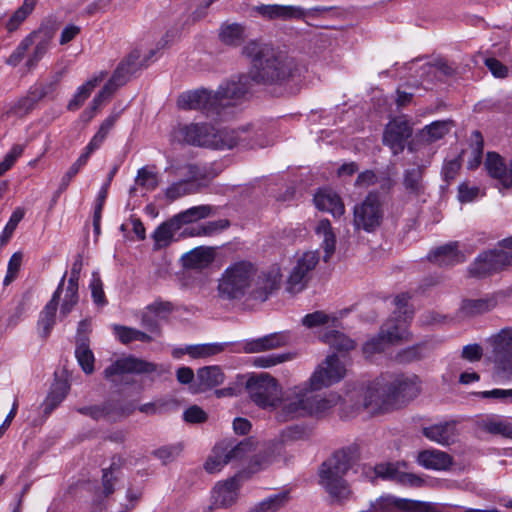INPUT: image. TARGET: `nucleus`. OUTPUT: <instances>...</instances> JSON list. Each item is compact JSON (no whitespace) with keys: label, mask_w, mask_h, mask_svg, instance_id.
Wrapping results in <instances>:
<instances>
[{"label":"nucleus","mask_w":512,"mask_h":512,"mask_svg":"<svg viewBox=\"0 0 512 512\" xmlns=\"http://www.w3.org/2000/svg\"><path fill=\"white\" fill-rule=\"evenodd\" d=\"M278 264L258 272L257 266L248 260L231 263L218 280V295L225 300H240L249 295L254 299L266 300L281 281Z\"/></svg>","instance_id":"f257e3e1"},{"label":"nucleus","mask_w":512,"mask_h":512,"mask_svg":"<svg viewBox=\"0 0 512 512\" xmlns=\"http://www.w3.org/2000/svg\"><path fill=\"white\" fill-rule=\"evenodd\" d=\"M420 379L414 374H395L376 378L366 388L353 411L361 409L378 414L405 405L420 393Z\"/></svg>","instance_id":"f03ea898"},{"label":"nucleus","mask_w":512,"mask_h":512,"mask_svg":"<svg viewBox=\"0 0 512 512\" xmlns=\"http://www.w3.org/2000/svg\"><path fill=\"white\" fill-rule=\"evenodd\" d=\"M242 53L250 59L249 75L255 83L283 84L298 76L299 69L295 62L268 43L249 41Z\"/></svg>","instance_id":"7ed1b4c3"},{"label":"nucleus","mask_w":512,"mask_h":512,"mask_svg":"<svg viewBox=\"0 0 512 512\" xmlns=\"http://www.w3.org/2000/svg\"><path fill=\"white\" fill-rule=\"evenodd\" d=\"M307 381L287 388L280 397L276 412L279 422L320 416L335 407L341 397L336 392L314 394Z\"/></svg>","instance_id":"20e7f679"},{"label":"nucleus","mask_w":512,"mask_h":512,"mask_svg":"<svg viewBox=\"0 0 512 512\" xmlns=\"http://www.w3.org/2000/svg\"><path fill=\"white\" fill-rule=\"evenodd\" d=\"M174 134L179 141L213 149H231L238 145L253 148L260 145L254 139L257 132L251 125L237 129H215L207 124H183L174 130Z\"/></svg>","instance_id":"39448f33"},{"label":"nucleus","mask_w":512,"mask_h":512,"mask_svg":"<svg viewBox=\"0 0 512 512\" xmlns=\"http://www.w3.org/2000/svg\"><path fill=\"white\" fill-rule=\"evenodd\" d=\"M358 448L348 446L337 450L324 461L319 468V484L331 498L341 501L347 499L351 493L348 482L344 476L357 460Z\"/></svg>","instance_id":"423d86ee"},{"label":"nucleus","mask_w":512,"mask_h":512,"mask_svg":"<svg viewBox=\"0 0 512 512\" xmlns=\"http://www.w3.org/2000/svg\"><path fill=\"white\" fill-rule=\"evenodd\" d=\"M410 298L408 293H401L394 298V318L389 319L380 331L386 343L396 344L410 338L407 329V323L413 316V311L408 306Z\"/></svg>","instance_id":"0eeeda50"},{"label":"nucleus","mask_w":512,"mask_h":512,"mask_svg":"<svg viewBox=\"0 0 512 512\" xmlns=\"http://www.w3.org/2000/svg\"><path fill=\"white\" fill-rule=\"evenodd\" d=\"M252 447V443L249 441H241L237 444L230 441L220 442L212 449L204 468L211 474L220 472L225 465L241 462L249 457Z\"/></svg>","instance_id":"6e6552de"},{"label":"nucleus","mask_w":512,"mask_h":512,"mask_svg":"<svg viewBox=\"0 0 512 512\" xmlns=\"http://www.w3.org/2000/svg\"><path fill=\"white\" fill-rule=\"evenodd\" d=\"M183 171L186 179L171 184L165 191V195L170 201L197 193L215 176L209 167L206 168L198 164H187L183 167Z\"/></svg>","instance_id":"1a4fd4ad"},{"label":"nucleus","mask_w":512,"mask_h":512,"mask_svg":"<svg viewBox=\"0 0 512 512\" xmlns=\"http://www.w3.org/2000/svg\"><path fill=\"white\" fill-rule=\"evenodd\" d=\"M152 372L162 374L166 372V369L162 365L159 366L134 356H127L117 359L105 368L104 376L113 384L118 385L123 382L130 384L129 381L124 380L126 374H149Z\"/></svg>","instance_id":"9d476101"},{"label":"nucleus","mask_w":512,"mask_h":512,"mask_svg":"<svg viewBox=\"0 0 512 512\" xmlns=\"http://www.w3.org/2000/svg\"><path fill=\"white\" fill-rule=\"evenodd\" d=\"M251 400L263 409H277L280 401V387L275 378L268 374L251 377L246 384Z\"/></svg>","instance_id":"9b49d317"},{"label":"nucleus","mask_w":512,"mask_h":512,"mask_svg":"<svg viewBox=\"0 0 512 512\" xmlns=\"http://www.w3.org/2000/svg\"><path fill=\"white\" fill-rule=\"evenodd\" d=\"M346 374L345 365L332 354L325 358L307 380L313 390H321L341 381Z\"/></svg>","instance_id":"f8f14e48"},{"label":"nucleus","mask_w":512,"mask_h":512,"mask_svg":"<svg viewBox=\"0 0 512 512\" xmlns=\"http://www.w3.org/2000/svg\"><path fill=\"white\" fill-rule=\"evenodd\" d=\"M383 219V208L377 194L369 193L366 198L354 207V225L356 229L373 232L380 226Z\"/></svg>","instance_id":"ddd939ff"},{"label":"nucleus","mask_w":512,"mask_h":512,"mask_svg":"<svg viewBox=\"0 0 512 512\" xmlns=\"http://www.w3.org/2000/svg\"><path fill=\"white\" fill-rule=\"evenodd\" d=\"M319 262V255L316 251H307L297 257L287 279V291L299 293L307 285L311 273Z\"/></svg>","instance_id":"4468645a"},{"label":"nucleus","mask_w":512,"mask_h":512,"mask_svg":"<svg viewBox=\"0 0 512 512\" xmlns=\"http://www.w3.org/2000/svg\"><path fill=\"white\" fill-rule=\"evenodd\" d=\"M177 106L183 110H199L211 118L221 116L215 94L207 89H197L180 94Z\"/></svg>","instance_id":"2eb2a0df"},{"label":"nucleus","mask_w":512,"mask_h":512,"mask_svg":"<svg viewBox=\"0 0 512 512\" xmlns=\"http://www.w3.org/2000/svg\"><path fill=\"white\" fill-rule=\"evenodd\" d=\"M496 367L512 377V327L502 328L489 339Z\"/></svg>","instance_id":"dca6fc26"},{"label":"nucleus","mask_w":512,"mask_h":512,"mask_svg":"<svg viewBox=\"0 0 512 512\" xmlns=\"http://www.w3.org/2000/svg\"><path fill=\"white\" fill-rule=\"evenodd\" d=\"M155 52L156 51L152 49L142 58L139 49L132 50L128 56L119 63L106 85H110V88L115 92L129 80L131 75L142 67L147 66Z\"/></svg>","instance_id":"f3484780"},{"label":"nucleus","mask_w":512,"mask_h":512,"mask_svg":"<svg viewBox=\"0 0 512 512\" xmlns=\"http://www.w3.org/2000/svg\"><path fill=\"white\" fill-rule=\"evenodd\" d=\"M250 80L249 74L239 75L237 78H232L219 86L214 94L218 102L220 115H222L224 108L236 105L246 96L250 89Z\"/></svg>","instance_id":"a211bd4d"},{"label":"nucleus","mask_w":512,"mask_h":512,"mask_svg":"<svg viewBox=\"0 0 512 512\" xmlns=\"http://www.w3.org/2000/svg\"><path fill=\"white\" fill-rule=\"evenodd\" d=\"M411 134L412 128L409 122L403 117H398L387 124L383 142L392 150L394 155H397L404 150L406 140Z\"/></svg>","instance_id":"6ab92c4d"},{"label":"nucleus","mask_w":512,"mask_h":512,"mask_svg":"<svg viewBox=\"0 0 512 512\" xmlns=\"http://www.w3.org/2000/svg\"><path fill=\"white\" fill-rule=\"evenodd\" d=\"M252 11L265 20H296L305 17V10L300 6L280 4H260L254 6Z\"/></svg>","instance_id":"aec40b11"},{"label":"nucleus","mask_w":512,"mask_h":512,"mask_svg":"<svg viewBox=\"0 0 512 512\" xmlns=\"http://www.w3.org/2000/svg\"><path fill=\"white\" fill-rule=\"evenodd\" d=\"M66 276H67V272L64 273V275L60 279V282H59L56 290L52 294L51 299L44 306V308L42 309V311L39 314L37 325H38L39 334L43 338H47L50 335V333L56 323L57 309L59 306L60 295L63 292L64 279H66Z\"/></svg>","instance_id":"412c9836"},{"label":"nucleus","mask_w":512,"mask_h":512,"mask_svg":"<svg viewBox=\"0 0 512 512\" xmlns=\"http://www.w3.org/2000/svg\"><path fill=\"white\" fill-rule=\"evenodd\" d=\"M484 165L489 176L497 180L502 188H512V162L507 164L498 153L488 152Z\"/></svg>","instance_id":"4be33fe9"},{"label":"nucleus","mask_w":512,"mask_h":512,"mask_svg":"<svg viewBox=\"0 0 512 512\" xmlns=\"http://www.w3.org/2000/svg\"><path fill=\"white\" fill-rule=\"evenodd\" d=\"M224 373L218 366H206L197 370L191 389L194 393L205 392L224 382Z\"/></svg>","instance_id":"5701e85b"},{"label":"nucleus","mask_w":512,"mask_h":512,"mask_svg":"<svg viewBox=\"0 0 512 512\" xmlns=\"http://www.w3.org/2000/svg\"><path fill=\"white\" fill-rule=\"evenodd\" d=\"M288 341L289 337L286 333L276 332L246 341L243 350L246 353H259L284 346Z\"/></svg>","instance_id":"b1692460"},{"label":"nucleus","mask_w":512,"mask_h":512,"mask_svg":"<svg viewBox=\"0 0 512 512\" xmlns=\"http://www.w3.org/2000/svg\"><path fill=\"white\" fill-rule=\"evenodd\" d=\"M238 480L232 477L224 482H219L213 489V503L216 507L227 508L234 504L238 496Z\"/></svg>","instance_id":"393cba45"},{"label":"nucleus","mask_w":512,"mask_h":512,"mask_svg":"<svg viewBox=\"0 0 512 512\" xmlns=\"http://www.w3.org/2000/svg\"><path fill=\"white\" fill-rule=\"evenodd\" d=\"M417 463L429 470H447L452 465V457L444 451L427 449L418 453Z\"/></svg>","instance_id":"a878e982"},{"label":"nucleus","mask_w":512,"mask_h":512,"mask_svg":"<svg viewBox=\"0 0 512 512\" xmlns=\"http://www.w3.org/2000/svg\"><path fill=\"white\" fill-rule=\"evenodd\" d=\"M314 203L319 210L340 217L345 212V206L337 193L330 189H320L314 196Z\"/></svg>","instance_id":"bb28decb"},{"label":"nucleus","mask_w":512,"mask_h":512,"mask_svg":"<svg viewBox=\"0 0 512 512\" xmlns=\"http://www.w3.org/2000/svg\"><path fill=\"white\" fill-rule=\"evenodd\" d=\"M500 294L488 295L480 299L464 300L460 307L463 316H476L493 310L499 303Z\"/></svg>","instance_id":"cd10ccee"},{"label":"nucleus","mask_w":512,"mask_h":512,"mask_svg":"<svg viewBox=\"0 0 512 512\" xmlns=\"http://www.w3.org/2000/svg\"><path fill=\"white\" fill-rule=\"evenodd\" d=\"M218 37L224 45L240 46L246 38V27L241 23L224 22L219 28Z\"/></svg>","instance_id":"c85d7f7f"},{"label":"nucleus","mask_w":512,"mask_h":512,"mask_svg":"<svg viewBox=\"0 0 512 512\" xmlns=\"http://www.w3.org/2000/svg\"><path fill=\"white\" fill-rule=\"evenodd\" d=\"M429 260L440 266H452L464 261V255L457 249V243H450L432 251Z\"/></svg>","instance_id":"c756f323"},{"label":"nucleus","mask_w":512,"mask_h":512,"mask_svg":"<svg viewBox=\"0 0 512 512\" xmlns=\"http://www.w3.org/2000/svg\"><path fill=\"white\" fill-rule=\"evenodd\" d=\"M214 260L211 248L197 247L182 256L183 266L191 269H202L209 266Z\"/></svg>","instance_id":"7c9ffc66"},{"label":"nucleus","mask_w":512,"mask_h":512,"mask_svg":"<svg viewBox=\"0 0 512 512\" xmlns=\"http://www.w3.org/2000/svg\"><path fill=\"white\" fill-rule=\"evenodd\" d=\"M316 235L322 239L321 247L324 250L323 260L327 262L335 252L336 235L328 219H322L315 227Z\"/></svg>","instance_id":"2f4dec72"},{"label":"nucleus","mask_w":512,"mask_h":512,"mask_svg":"<svg viewBox=\"0 0 512 512\" xmlns=\"http://www.w3.org/2000/svg\"><path fill=\"white\" fill-rule=\"evenodd\" d=\"M105 77L106 73L101 72L99 75L78 87L72 99L68 102L67 109L69 111L78 110L91 95L92 91L105 79Z\"/></svg>","instance_id":"473e14b6"},{"label":"nucleus","mask_w":512,"mask_h":512,"mask_svg":"<svg viewBox=\"0 0 512 512\" xmlns=\"http://www.w3.org/2000/svg\"><path fill=\"white\" fill-rule=\"evenodd\" d=\"M480 427L489 434L512 439V421L507 418L491 415L481 421Z\"/></svg>","instance_id":"72a5a7b5"},{"label":"nucleus","mask_w":512,"mask_h":512,"mask_svg":"<svg viewBox=\"0 0 512 512\" xmlns=\"http://www.w3.org/2000/svg\"><path fill=\"white\" fill-rule=\"evenodd\" d=\"M405 463H380L375 465L373 468L368 465L362 466V472L367 476L372 477L374 474L376 477H380L382 479H388L395 482H398L399 476L401 475L402 468H405Z\"/></svg>","instance_id":"f704fd0d"},{"label":"nucleus","mask_w":512,"mask_h":512,"mask_svg":"<svg viewBox=\"0 0 512 512\" xmlns=\"http://www.w3.org/2000/svg\"><path fill=\"white\" fill-rule=\"evenodd\" d=\"M452 128V122L449 120L434 121L426 125L418 134L420 142L430 144L442 139Z\"/></svg>","instance_id":"c9c22d12"},{"label":"nucleus","mask_w":512,"mask_h":512,"mask_svg":"<svg viewBox=\"0 0 512 512\" xmlns=\"http://www.w3.org/2000/svg\"><path fill=\"white\" fill-rule=\"evenodd\" d=\"M423 434L431 441L448 445L455 438V425L453 423L435 424L423 429Z\"/></svg>","instance_id":"e433bc0d"},{"label":"nucleus","mask_w":512,"mask_h":512,"mask_svg":"<svg viewBox=\"0 0 512 512\" xmlns=\"http://www.w3.org/2000/svg\"><path fill=\"white\" fill-rule=\"evenodd\" d=\"M79 302V286L65 284L63 285V292L60 295V312H59V320L62 321L68 317V315L72 312L75 306Z\"/></svg>","instance_id":"4c0bfd02"},{"label":"nucleus","mask_w":512,"mask_h":512,"mask_svg":"<svg viewBox=\"0 0 512 512\" xmlns=\"http://www.w3.org/2000/svg\"><path fill=\"white\" fill-rule=\"evenodd\" d=\"M469 273L479 278L497 273L491 250L480 254L475 259L469 267Z\"/></svg>","instance_id":"58836bf2"},{"label":"nucleus","mask_w":512,"mask_h":512,"mask_svg":"<svg viewBox=\"0 0 512 512\" xmlns=\"http://www.w3.org/2000/svg\"><path fill=\"white\" fill-rule=\"evenodd\" d=\"M289 499V493L283 491L265 498L256 504L250 512H277L289 502Z\"/></svg>","instance_id":"ea45409f"},{"label":"nucleus","mask_w":512,"mask_h":512,"mask_svg":"<svg viewBox=\"0 0 512 512\" xmlns=\"http://www.w3.org/2000/svg\"><path fill=\"white\" fill-rule=\"evenodd\" d=\"M135 410L133 402H121L107 400L104 402V411L106 419L116 421L120 418L127 417Z\"/></svg>","instance_id":"a19ab883"},{"label":"nucleus","mask_w":512,"mask_h":512,"mask_svg":"<svg viewBox=\"0 0 512 512\" xmlns=\"http://www.w3.org/2000/svg\"><path fill=\"white\" fill-rule=\"evenodd\" d=\"M423 171L424 168L421 166L405 170L403 185L409 193L414 195H420L423 193Z\"/></svg>","instance_id":"79ce46f5"},{"label":"nucleus","mask_w":512,"mask_h":512,"mask_svg":"<svg viewBox=\"0 0 512 512\" xmlns=\"http://www.w3.org/2000/svg\"><path fill=\"white\" fill-rule=\"evenodd\" d=\"M37 0H24L22 5L11 15L6 23V29L8 32L16 31L20 25L27 19V17L33 12L36 6Z\"/></svg>","instance_id":"37998d69"},{"label":"nucleus","mask_w":512,"mask_h":512,"mask_svg":"<svg viewBox=\"0 0 512 512\" xmlns=\"http://www.w3.org/2000/svg\"><path fill=\"white\" fill-rule=\"evenodd\" d=\"M180 226L172 218L170 221L162 223L153 233L154 245L156 249L168 246L173 239L174 231Z\"/></svg>","instance_id":"c03bdc74"},{"label":"nucleus","mask_w":512,"mask_h":512,"mask_svg":"<svg viewBox=\"0 0 512 512\" xmlns=\"http://www.w3.org/2000/svg\"><path fill=\"white\" fill-rule=\"evenodd\" d=\"M212 211L211 206L209 205H199L191 207L177 215H175L174 221L177 222L179 226L182 224L192 223L194 221L204 219L210 215Z\"/></svg>","instance_id":"a18cd8bd"},{"label":"nucleus","mask_w":512,"mask_h":512,"mask_svg":"<svg viewBox=\"0 0 512 512\" xmlns=\"http://www.w3.org/2000/svg\"><path fill=\"white\" fill-rule=\"evenodd\" d=\"M322 341L337 351H350L355 348V342L339 331H329L322 336Z\"/></svg>","instance_id":"49530a36"},{"label":"nucleus","mask_w":512,"mask_h":512,"mask_svg":"<svg viewBox=\"0 0 512 512\" xmlns=\"http://www.w3.org/2000/svg\"><path fill=\"white\" fill-rule=\"evenodd\" d=\"M80 343L77 344L75 349V356L83 371L90 374L94 370V355L89 348L88 340L80 338Z\"/></svg>","instance_id":"de8ad7c7"},{"label":"nucleus","mask_w":512,"mask_h":512,"mask_svg":"<svg viewBox=\"0 0 512 512\" xmlns=\"http://www.w3.org/2000/svg\"><path fill=\"white\" fill-rule=\"evenodd\" d=\"M225 347V343L198 344L188 346L185 352L193 358H205L222 352Z\"/></svg>","instance_id":"09e8293b"},{"label":"nucleus","mask_w":512,"mask_h":512,"mask_svg":"<svg viewBox=\"0 0 512 512\" xmlns=\"http://www.w3.org/2000/svg\"><path fill=\"white\" fill-rule=\"evenodd\" d=\"M32 96H24L19 98L11 107V110L15 114L19 113H28L31 111L35 105V103L46 96L47 92L44 88L40 90L36 89L31 92Z\"/></svg>","instance_id":"8fccbe9b"},{"label":"nucleus","mask_w":512,"mask_h":512,"mask_svg":"<svg viewBox=\"0 0 512 512\" xmlns=\"http://www.w3.org/2000/svg\"><path fill=\"white\" fill-rule=\"evenodd\" d=\"M69 390V385L64 381H57L51 387V391L46 398L45 410H53L57 407L66 397Z\"/></svg>","instance_id":"3c124183"},{"label":"nucleus","mask_w":512,"mask_h":512,"mask_svg":"<svg viewBox=\"0 0 512 512\" xmlns=\"http://www.w3.org/2000/svg\"><path fill=\"white\" fill-rule=\"evenodd\" d=\"M25 210L21 207L16 208L11 214L6 226L4 227L1 235H0V244H6L10 238L12 237L14 231L16 230L19 222L24 218Z\"/></svg>","instance_id":"603ef678"},{"label":"nucleus","mask_w":512,"mask_h":512,"mask_svg":"<svg viewBox=\"0 0 512 512\" xmlns=\"http://www.w3.org/2000/svg\"><path fill=\"white\" fill-rule=\"evenodd\" d=\"M135 181L136 184L147 191L156 189L159 184L158 174L148 167H142L138 170Z\"/></svg>","instance_id":"864d4df0"},{"label":"nucleus","mask_w":512,"mask_h":512,"mask_svg":"<svg viewBox=\"0 0 512 512\" xmlns=\"http://www.w3.org/2000/svg\"><path fill=\"white\" fill-rule=\"evenodd\" d=\"M308 437L307 430L301 425H292L283 429L279 435V441L283 445L295 441L304 440Z\"/></svg>","instance_id":"5fc2aeb1"},{"label":"nucleus","mask_w":512,"mask_h":512,"mask_svg":"<svg viewBox=\"0 0 512 512\" xmlns=\"http://www.w3.org/2000/svg\"><path fill=\"white\" fill-rule=\"evenodd\" d=\"M40 31V37L38 39H35V48L33 50L32 55L27 61V66L29 68L34 67L47 53L49 49V43L51 36L50 35H44L42 36V31Z\"/></svg>","instance_id":"6e6d98bb"},{"label":"nucleus","mask_w":512,"mask_h":512,"mask_svg":"<svg viewBox=\"0 0 512 512\" xmlns=\"http://www.w3.org/2000/svg\"><path fill=\"white\" fill-rule=\"evenodd\" d=\"M91 290L92 300L95 305L104 307L107 304V299L103 290V283L98 272L92 273V278L89 284Z\"/></svg>","instance_id":"4d7b16f0"},{"label":"nucleus","mask_w":512,"mask_h":512,"mask_svg":"<svg viewBox=\"0 0 512 512\" xmlns=\"http://www.w3.org/2000/svg\"><path fill=\"white\" fill-rule=\"evenodd\" d=\"M229 225L227 220H218L208 222L204 225H201L196 228H192L190 235L191 236H212L219 231L224 230Z\"/></svg>","instance_id":"13d9d810"},{"label":"nucleus","mask_w":512,"mask_h":512,"mask_svg":"<svg viewBox=\"0 0 512 512\" xmlns=\"http://www.w3.org/2000/svg\"><path fill=\"white\" fill-rule=\"evenodd\" d=\"M291 354H271L265 356H259L254 359V365L261 368H270L277 364L291 360Z\"/></svg>","instance_id":"bf43d9fd"},{"label":"nucleus","mask_w":512,"mask_h":512,"mask_svg":"<svg viewBox=\"0 0 512 512\" xmlns=\"http://www.w3.org/2000/svg\"><path fill=\"white\" fill-rule=\"evenodd\" d=\"M39 37L40 31H34L26 36L10 56L11 60H14L15 62L20 61L24 57L26 51L34 44L35 39H38Z\"/></svg>","instance_id":"052dcab7"},{"label":"nucleus","mask_w":512,"mask_h":512,"mask_svg":"<svg viewBox=\"0 0 512 512\" xmlns=\"http://www.w3.org/2000/svg\"><path fill=\"white\" fill-rule=\"evenodd\" d=\"M119 467L120 466L113 461L108 469H103L102 485L105 496H109L114 492V481L116 480L115 472Z\"/></svg>","instance_id":"680f3d73"},{"label":"nucleus","mask_w":512,"mask_h":512,"mask_svg":"<svg viewBox=\"0 0 512 512\" xmlns=\"http://www.w3.org/2000/svg\"><path fill=\"white\" fill-rule=\"evenodd\" d=\"M182 446L180 444L164 446L157 449L154 455L162 461L163 464L174 461L181 453Z\"/></svg>","instance_id":"e2e57ef3"},{"label":"nucleus","mask_w":512,"mask_h":512,"mask_svg":"<svg viewBox=\"0 0 512 512\" xmlns=\"http://www.w3.org/2000/svg\"><path fill=\"white\" fill-rule=\"evenodd\" d=\"M491 252L497 272L512 266V251L495 249Z\"/></svg>","instance_id":"0e129e2a"},{"label":"nucleus","mask_w":512,"mask_h":512,"mask_svg":"<svg viewBox=\"0 0 512 512\" xmlns=\"http://www.w3.org/2000/svg\"><path fill=\"white\" fill-rule=\"evenodd\" d=\"M183 419L192 424L203 423L207 420V413L201 407L192 405L183 412Z\"/></svg>","instance_id":"69168bd1"},{"label":"nucleus","mask_w":512,"mask_h":512,"mask_svg":"<svg viewBox=\"0 0 512 512\" xmlns=\"http://www.w3.org/2000/svg\"><path fill=\"white\" fill-rule=\"evenodd\" d=\"M421 349V345L408 347L398 352L396 359L400 363H410L419 360L422 357Z\"/></svg>","instance_id":"338daca9"},{"label":"nucleus","mask_w":512,"mask_h":512,"mask_svg":"<svg viewBox=\"0 0 512 512\" xmlns=\"http://www.w3.org/2000/svg\"><path fill=\"white\" fill-rule=\"evenodd\" d=\"M329 316L322 311L307 314L302 319V324L307 328H314L328 323Z\"/></svg>","instance_id":"774afa93"}]
</instances>
